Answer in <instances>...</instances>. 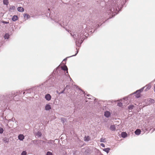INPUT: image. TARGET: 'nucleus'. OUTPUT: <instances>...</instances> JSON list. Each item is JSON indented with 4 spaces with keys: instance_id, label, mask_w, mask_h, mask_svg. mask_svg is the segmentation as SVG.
Returning <instances> with one entry per match:
<instances>
[{
    "instance_id": "1",
    "label": "nucleus",
    "mask_w": 155,
    "mask_h": 155,
    "mask_svg": "<svg viewBox=\"0 0 155 155\" xmlns=\"http://www.w3.org/2000/svg\"><path fill=\"white\" fill-rule=\"evenodd\" d=\"M141 90H142L141 89L140 90H137L136 91V97L137 98H139V97H140L141 95V94H140V92H141Z\"/></svg>"
},
{
    "instance_id": "2",
    "label": "nucleus",
    "mask_w": 155,
    "mask_h": 155,
    "mask_svg": "<svg viewBox=\"0 0 155 155\" xmlns=\"http://www.w3.org/2000/svg\"><path fill=\"white\" fill-rule=\"evenodd\" d=\"M45 98L47 100L49 101L51 99V96L50 94H48L45 95Z\"/></svg>"
},
{
    "instance_id": "3",
    "label": "nucleus",
    "mask_w": 155,
    "mask_h": 155,
    "mask_svg": "<svg viewBox=\"0 0 155 155\" xmlns=\"http://www.w3.org/2000/svg\"><path fill=\"white\" fill-rule=\"evenodd\" d=\"M91 140V137L89 136H85L84 138V140L86 141H88Z\"/></svg>"
},
{
    "instance_id": "4",
    "label": "nucleus",
    "mask_w": 155,
    "mask_h": 155,
    "mask_svg": "<svg viewBox=\"0 0 155 155\" xmlns=\"http://www.w3.org/2000/svg\"><path fill=\"white\" fill-rule=\"evenodd\" d=\"M110 115V113L108 111H106L105 112L104 115L107 117H109Z\"/></svg>"
},
{
    "instance_id": "5",
    "label": "nucleus",
    "mask_w": 155,
    "mask_h": 155,
    "mask_svg": "<svg viewBox=\"0 0 155 155\" xmlns=\"http://www.w3.org/2000/svg\"><path fill=\"white\" fill-rule=\"evenodd\" d=\"M24 137V136L22 134H20L18 136V139L21 140H22Z\"/></svg>"
},
{
    "instance_id": "6",
    "label": "nucleus",
    "mask_w": 155,
    "mask_h": 155,
    "mask_svg": "<svg viewBox=\"0 0 155 155\" xmlns=\"http://www.w3.org/2000/svg\"><path fill=\"white\" fill-rule=\"evenodd\" d=\"M17 10L19 12H23L24 11V8L21 7H19L17 8Z\"/></svg>"
},
{
    "instance_id": "7",
    "label": "nucleus",
    "mask_w": 155,
    "mask_h": 155,
    "mask_svg": "<svg viewBox=\"0 0 155 155\" xmlns=\"http://www.w3.org/2000/svg\"><path fill=\"white\" fill-rule=\"evenodd\" d=\"M141 132V130L140 129H137L135 131V133L136 135H139L140 134Z\"/></svg>"
},
{
    "instance_id": "8",
    "label": "nucleus",
    "mask_w": 155,
    "mask_h": 155,
    "mask_svg": "<svg viewBox=\"0 0 155 155\" xmlns=\"http://www.w3.org/2000/svg\"><path fill=\"white\" fill-rule=\"evenodd\" d=\"M18 19V17L17 16L15 15L13 16L12 18V20L14 21L17 20Z\"/></svg>"
},
{
    "instance_id": "9",
    "label": "nucleus",
    "mask_w": 155,
    "mask_h": 155,
    "mask_svg": "<svg viewBox=\"0 0 155 155\" xmlns=\"http://www.w3.org/2000/svg\"><path fill=\"white\" fill-rule=\"evenodd\" d=\"M51 106L49 104H47L45 107V109L46 110H49L51 109Z\"/></svg>"
},
{
    "instance_id": "10",
    "label": "nucleus",
    "mask_w": 155,
    "mask_h": 155,
    "mask_svg": "<svg viewBox=\"0 0 155 155\" xmlns=\"http://www.w3.org/2000/svg\"><path fill=\"white\" fill-rule=\"evenodd\" d=\"M62 70L66 71L67 73H68V68L65 65L62 67Z\"/></svg>"
},
{
    "instance_id": "11",
    "label": "nucleus",
    "mask_w": 155,
    "mask_h": 155,
    "mask_svg": "<svg viewBox=\"0 0 155 155\" xmlns=\"http://www.w3.org/2000/svg\"><path fill=\"white\" fill-rule=\"evenodd\" d=\"M121 137L123 138H125L127 136V134L125 132H123L121 133Z\"/></svg>"
},
{
    "instance_id": "12",
    "label": "nucleus",
    "mask_w": 155,
    "mask_h": 155,
    "mask_svg": "<svg viewBox=\"0 0 155 155\" xmlns=\"http://www.w3.org/2000/svg\"><path fill=\"white\" fill-rule=\"evenodd\" d=\"M110 129L112 131H114L116 129V128L115 125H112L110 126Z\"/></svg>"
},
{
    "instance_id": "13",
    "label": "nucleus",
    "mask_w": 155,
    "mask_h": 155,
    "mask_svg": "<svg viewBox=\"0 0 155 155\" xmlns=\"http://www.w3.org/2000/svg\"><path fill=\"white\" fill-rule=\"evenodd\" d=\"M3 3L4 5H8V0H3Z\"/></svg>"
},
{
    "instance_id": "14",
    "label": "nucleus",
    "mask_w": 155,
    "mask_h": 155,
    "mask_svg": "<svg viewBox=\"0 0 155 155\" xmlns=\"http://www.w3.org/2000/svg\"><path fill=\"white\" fill-rule=\"evenodd\" d=\"M24 16L25 18H26L27 19H28L30 17L29 15L27 14H24Z\"/></svg>"
},
{
    "instance_id": "15",
    "label": "nucleus",
    "mask_w": 155,
    "mask_h": 155,
    "mask_svg": "<svg viewBox=\"0 0 155 155\" xmlns=\"http://www.w3.org/2000/svg\"><path fill=\"white\" fill-rule=\"evenodd\" d=\"M15 8V6L12 5L10 6L9 10L10 11L11 10H14Z\"/></svg>"
},
{
    "instance_id": "16",
    "label": "nucleus",
    "mask_w": 155,
    "mask_h": 155,
    "mask_svg": "<svg viewBox=\"0 0 155 155\" xmlns=\"http://www.w3.org/2000/svg\"><path fill=\"white\" fill-rule=\"evenodd\" d=\"M110 150V149L109 148H105L103 149V150L105 151V152H106L107 153H109Z\"/></svg>"
},
{
    "instance_id": "17",
    "label": "nucleus",
    "mask_w": 155,
    "mask_h": 155,
    "mask_svg": "<svg viewBox=\"0 0 155 155\" xmlns=\"http://www.w3.org/2000/svg\"><path fill=\"white\" fill-rule=\"evenodd\" d=\"M9 38V35L7 33H6L4 36V38L5 39H8Z\"/></svg>"
},
{
    "instance_id": "18",
    "label": "nucleus",
    "mask_w": 155,
    "mask_h": 155,
    "mask_svg": "<svg viewBox=\"0 0 155 155\" xmlns=\"http://www.w3.org/2000/svg\"><path fill=\"white\" fill-rule=\"evenodd\" d=\"M100 141L101 142H105V138L102 137Z\"/></svg>"
},
{
    "instance_id": "19",
    "label": "nucleus",
    "mask_w": 155,
    "mask_h": 155,
    "mask_svg": "<svg viewBox=\"0 0 155 155\" xmlns=\"http://www.w3.org/2000/svg\"><path fill=\"white\" fill-rule=\"evenodd\" d=\"M144 87H146L145 90L147 91V90L149 89L151 87L149 86H145Z\"/></svg>"
},
{
    "instance_id": "20",
    "label": "nucleus",
    "mask_w": 155,
    "mask_h": 155,
    "mask_svg": "<svg viewBox=\"0 0 155 155\" xmlns=\"http://www.w3.org/2000/svg\"><path fill=\"white\" fill-rule=\"evenodd\" d=\"M37 135L38 137H40L42 135V134L41 132H38L37 134Z\"/></svg>"
},
{
    "instance_id": "21",
    "label": "nucleus",
    "mask_w": 155,
    "mask_h": 155,
    "mask_svg": "<svg viewBox=\"0 0 155 155\" xmlns=\"http://www.w3.org/2000/svg\"><path fill=\"white\" fill-rule=\"evenodd\" d=\"M117 105L120 107H122L123 106L122 103L121 102L118 103Z\"/></svg>"
},
{
    "instance_id": "22",
    "label": "nucleus",
    "mask_w": 155,
    "mask_h": 155,
    "mask_svg": "<svg viewBox=\"0 0 155 155\" xmlns=\"http://www.w3.org/2000/svg\"><path fill=\"white\" fill-rule=\"evenodd\" d=\"M114 9H111L110 10H109V12H107V13L109 14H110L111 12H114Z\"/></svg>"
},
{
    "instance_id": "23",
    "label": "nucleus",
    "mask_w": 155,
    "mask_h": 155,
    "mask_svg": "<svg viewBox=\"0 0 155 155\" xmlns=\"http://www.w3.org/2000/svg\"><path fill=\"white\" fill-rule=\"evenodd\" d=\"M27 155L26 152L25 151H23L21 153V155Z\"/></svg>"
},
{
    "instance_id": "24",
    "label": "nucleus",
    "mask_w": 155,
    "mask_h": 155,
    "mask_svg": "<svg viewBox=\"0 0 155 155\" xmlns=\"http://www.w3.org/2000/svg\"><path fill=\"white\" fill-rule=\"evenodd\" d=\"M47 155H53V154L51 152L48 151L47 152Z\"/></svg>"
},
{
    "instance_id": "25",
    "label": "nucleus",
    "mask_w": 155,
    "mask_h": 155,
    "mask_svg": "<svg viewBox=\"0 0 155 155\" xmlns=\"http://www.w3.org/2000/svg\"><path fill=\"white\" fill-rule=\"evenodd\" d=\"M3 131L4 130L3 129L2 127H0V133H3Z\"/></svg>"
},
{
    "instance_id": "26",
    "label": "nucleus",
    "mask_w": 155,
    "mask_h": 155,
    "mask_svg": "<svg viewBox=\"0 0 155 155\" xmlns=\"http://www.w3.org/2000/svg\"><path fill=\"white\" fill-rule=\"evenodd\" d=\"M101 146L103 147H105V145L103 143H101Z\"/></svg>"
},
{
    "instance_id": "27",
    "label": "nucleus",
    "mask_w": 155,
    "mask_h": 155,
    "mask_svg": "<svg viewBox=\"0 0 155 155\" xmlns=\"http://www.w3.org/2000/svg\"><path fill=\"white\" fill-rule=\"evenodd\" d=\"M3 23L4 24H8L9 22H8L3 21Z\"/></svg>"
},
{
    "instance_id": "28",
    "label": "nucleus",
    "mask_w": 155,
    "mask_h": 155,
    "mask_svg": "<svg viewBox=\"0 0 155 155\" xmlns=\"http://www.w3.org/2000/svg\"><path fill=\"white\" fill-rule=\"evenodd\" d=\"M65 88H64V89L62 91H61L60 93H59V94H60L63 93L65 90Z\"/></svg>"
},
{
    "instance_id": "29",
    "label": "nucleus",
    "mask_w": 155,
    "mask_h": 155,
    "mask_svg": "<svg viewBox=\"0 0 155 155\" xmlns=\"http://www.w3.org/2000/svg\"><path fill=\"white\" fill-rule=\"evenodd\" d=\"M133 106H130V107H129V108L130 109L131 108V109H132V108H133Z\"/></svg>"
},
{
    "instance_id": "30",
    "label": "nucleus",
    "mask_w": 155,
    "mask_h": 155,
    "mask_svg": "<svg viewBox=\"0 0 155 155\" xmlns=\"http://www.w3.org/2000/svg\"><path fill=\"white\" fill-rule=\"evenodd\" d=\"M78 53V51H77V53H76L75 55H73V56H75V55H76ZM72 56H73V55Z\"/></svg>"
},
{
    "instance_id": "31",
    "label": "nucleus",
    "mask_w": 155,
    "mask_h": 155,
    "mask_svg": "<svg viewBox=\"0 0 155 155\" xmlns=\"http://www.w3.org/2000/svg\"><path fill=\"white\" fill-rule=\"evenodd\" d=\"M155 89V86L154 87V88H153V89L154 90Z\"/></svg>"
}]
</instances>
